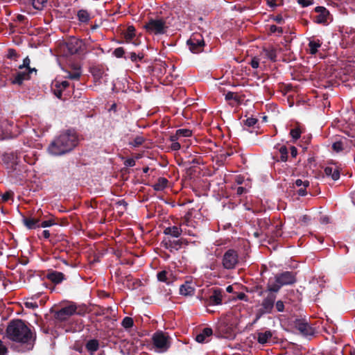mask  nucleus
I'll list each match as a JSON object with an SVG mask.
<instances>
[{"label":"nucleus","instance_id":"nucleus-29","mask_svg":"<svg viewBox=\"0 0 355 355\" xmlns=\"http://www.w3.org/2000/svg\"><path fill=\"white\" fill-rule=\"evenodd\" d=\"M85 348L91 354L96 352L99 348V342L96 339H92L87 342Z\"/></svg>","mask_w":355,"mask_h":355},{"label":"nucleus","instance_id":"nucleus-13","mask_svg":"<svg viewBox=\"0 0 355 355\" xmlns=\"http://www.w3.org/2000/svg\"><path fill=\"white\" fill-rule=\"evenodd\" d=\"M315 15L311 14V18L313 21L317 24H327L329 17V10L323 6H318L315 8Z\"/></svg>","mask_w":355,"mask_h":355},{"label":"nucleus","instance_id":"nucleus-5","mask_svg":"<svg viewBox=\"0 0 355 355\" xmlns=\"http://www.w3.org/2000/svg\"><path fill=\"white\" fill-rule=\"evenodd\" d=\"M144 28L149 34L158 35L166 33L168 26L166 20L162 17L150 18L144 25Z\"/></svg>","mask_w":355,"mask_h":355},{"label":"nucleus","instance_id":"nucleus-31","mask_svg":"<svg viewBox=\"0 0 355 355\" xmlns=\"http://www.w3.org/2000/svg\"><path fill=\"white\" fill-rule=\"evenodd\" d=\"M322 44L320 40H309L308 46L310 54L315 55L318 52V49L322 46Z\"/></svg>","mask_w":355,"mask_h":355},{"label":"nucleus","instance_id":"nucleus-61","mask_svg":"<svg viewBox=\"0 0 355 355\" xmlns=\"http://www.w3.org/2000/svg\"><path fill=\"white\" fill-rule=\"evenodd\" d=\"M311 218L310 216L308 215H303L300 218V220L304 224L307 225L308 223L310 221Z\"/></svg>","mask_w":355,"mask_h":355},{"label":"nucleus","instance_id":"nucleus-4","mask_svg":"<svg viewBox=\"0 0 355 355\" xmlns=\"http://www.w3.org/2000/svg\"><path fill=\"white\" fill-rule=\"evenodd\" d=\"M297 282L296 273L292 271H284L277 273L274 278H270L267 283L268 291L278 293L282 287L294 284Z\"/></svg>","mask_w":355,"mask_h":355},{"label":"nucleus","instance_id":"nucleus-63","mask_svg":"<svg viewBox=\"0 0 355 355\" xmlns=\"http://www.w3.org/2000/svg\"><path fill=\"white\" fill-rule=\"evenodd\" d=\"M273 20L275 21L277 24H283L284 20L282 16V15H277L272 17Z\"/></svg>","mask_w":355,"mask_h":355},{"label":"nucleus","instance_id":"nucleus-50","mask_svg":"<svg viewBox=\"0 0 355 355\" xmlns=\"http://www.w3.org/2000/svg\"><path fill=\"white\" fill-rule=\"evenodd\" d=\"M274 237H280L282 234V224L279 223L275 226V230L273 231Z\"/></svg>","mask_w":355,"mask_h":355},{"label":"nucleus","instance_id":"nucleus-46","mask_svg":"<svg viewBox=\"0 0 355 355\" xmlns=\"http://www.w3.org/2000/svg\"><path fill=\"white\" fill-rule=\"evenodd\" d=\"M332 149L336 153L341 152L343 150V143L341 141L334 142L332 144Z\"/></svg>","mask_w":355,"mask_h":355},{"label":"nucleus","instance_id":"nucleus-27","mask_svg":"<svg viewBox=\"0 0 355 355\" xmlns=\"http://www.w3.org/2000/svg\"><path fill=\"white\" fill-rule=\"evenodd\" d=\"M279 153L280 154V156L279 158H277V155L275 156L273 158L277 162H286L288 161V150L286 146H281L279 148Z\"/></svg>","mask_w":355,"mask_h":355},{"label":"nucleus","instance_id":"nucleus-32","mask_svg":"<svg viewBox=\"0 0 355 355\" xmlns=\"http://www.w3.org/2000/svg\"><path fill=\"white\" fill-rule=\"evenodd\" d=\"M77 17L81 23L87 24L90 20V15L87 10L81 9L78 11Z\"/></svg>","mask_w":355,"mask_h":355},{"label":"nucleus","instance_id":"nucleus-51","mask_svg":"<svg viewBox=\"0 0 355 355\" xmlns=\"http://www.w3.org/2000/svg\"><path fill=\"white\" fill-rule=\"evenodd\" d=\"M80 75V72L78 71L69 72L67 77L71 80H79Z\"/></svg>","mask_w":355,"mask_h":355},{"label":"nucleus","instance_id":"nucleus-10","mask_svg":"<svg viewBox=\"0 0 355 355\" xmlns=\"http://www.w3.org/2000/svg\"><path fill=\"white\" fill-rule=\"evenodd\" d=\"M2 161L5 164L6 168L10 171H15L19 169L20 161V156L16 152L6 153L2 156Z\"/></svg>","mask_w":355,"mask_h":355},{"label":"nucleus","instance_id":"nucleus-55","mask_svg":"<svg viewBox=\"0 0 355 355\" xmlns=\"http://www.w3.org/2000/svg\"><path fill=\"white\" fill-rule=\"evenodd\" d=\"M250 64L253 69H257L259 66V59L257 57H254L251 60Z\"/></svg>","mask_w":355,"mask_h":355},{"label":"nucleus","instance_id":"nucleus-21","mask_svg":"<svg viewBox=\"0 0 355 355\" xmlns=\"http://www.w3.org/2000/svg\"><path fill=\"white\" fill-rule=\"evenodd\" d=\"M46 278L55 284H59L66 279L65 275L58 271H51L48 272Z\"/></svg>","mask_w":355,"mask_h":355},{"label":"nucleus","instance_id":"nucleus-44","mask_svg":"<svg viewBox=\"0 0 355 355\" xmlns=\"http://www.w3.org/2000/svg\"><path fill=\"white\" fill-rule=\"evenodd\" d=\"M275 309L277 312H283V311H284V309H285L284 302L282 300H277V301L275 300Z\"/></svg>","mask_w":355,"mask_h":355},{"label":"nucleus","instance_id":"nucleus-52","mask_svg":"<svg viewBox=\"0 0 355 355\" xmlns=\"http://www.w3.org/2000/svg\"><path fill=\"white\" fill-rule=\"evenodd\" d=\"M31 60L29 59L28 56H26L23 60V64L19 66V69H22L24 68H26V69H27L28 68H29Z\"/></svg>","mask_w":355,"mask_h":355},{"label":"nucleus","instance_id":"nucleus-15","mask_svg":"<svg viewBox=\"0 0 355 355\" xmlns=\"http://www.w3.org/2000/svg\"><path fill=\"white\" fill-rule=\"evenodd\" d=\"M67 52L70 55L78 53L83 46V41L76 37L69 38L65 43Z\"/></svg>","mask_w":355,"mask_h":355},{"label":"nucleus","instance_id":"nucleus-40","mask_svg":"<svg viewBox=\"0 0 355 355\" xmlns=\"http://www.w3.org/2000/svg\"><path fill=\"white\" fill-rule=\"evenodd\" d=\"M270 221L268 218H262L258 220V225L260 227L261 230H266L270 226Z\"/></svg>","mask_w":355,"mask_h":355},{"label":"nucleus","instance_id":"nucleus-25","mask_svg":"<svg viewBox=\"0 0 355 355\" xmlns=\"http://www.w3.org/2000/svg\"><path fill=\"white\" fill-rule=\"evenodd\" d=\"M182 229L178 226H172L166 227L164 230V234L165 235H171L173 237L178 238L182 234Z\"/></svg>","mask_w":355,"mask_h":355},{"label":"nucleus","instance_id":"nucleus-56","mask_svg":"<svg viewBox=\"0 0 355 355\" xmlns=\"http://www.w3.org/2000/svg\"><path fill=\"white\" fill-rule=\"evenodd\" d=\"M24 305L28 309H35L38 307L37 302H26Z\"/></svg>","mask_w":355,"mask_h":355},{"label":"nucleus","instance_id":"nucleus-30","mask_svg":"<svg viewBox=\"0 0 355 355\" xmlns=\"http://www.w3.org/2000/svg\"><path fill=\"white\" fill-rule=\"evenodd\" d=\"M263 52L265 54L266 58L269 59L272 62H276L277 60V51L275 48H263Z\"/></svg>","mask_w":355,"mask_h":355},{"label":"nucleus","instance_id":"nucleus-6","mask_svg":"<svg viewBox=\"0 0 355 355\" xmlns=\"http://www.w3.org/2000/svg\"><path fill=\"white\" fill-rule=\"evenodd\" d=\"M152 341L156 351L160 353L166 352L171 347V337L162 331L154 333Z\"/></svg>","mask_w":355,"mask_h":355},{"label":"nucleus","instance_id":"nucleus-16","mask_svg":"<svg viewBox=\"0 0 355 355\" xmlns=\"http://www.w3.org/2000/svg\"><path fill=\"white\" fill-rule=\"evenodd\" d=\"M225 99L232 107L241 105L244 100V95H241L237 92H227L224 94Z\"/></svg>","mask_w":355,"mask_h":355},{"label":"nucleus","instance_id":"nucleus-54","mask_svg":"<svg viewBox=\"0 0 355 355\" xmlns=\"http://www.w3.org/2000/svg\"><path fill=\"white\" fill-rule=\"evenodd\" d=\"M17 57V51L14 49H9L8 51L7 58L8 59H15Z\"/></svg>","mask_w":355,"mask_h":355},{"label":"nucleus","instance_id":"nucleus-39","mask_svg":"<svg viewBox=\"0 0 355 355\" xmlns=\"http://www.w3.org/2000/svg\"><path fill=\"white\" fill-rule=\"evenodd\" d=\"M55 224V218L53 216L47 220H43L42 218V221H40V227H48Z\"/></svg>","mask_w":355,"mask_h":355},{"label":"nucleus","instance_id":"nucleus-58","mask_svg":"<svg viewBox=\"0 0 355 355\" xmlns=\"http://www.w3.org/2000/svg\"><path fill=\"white\" fill-rule=\"evenodd\" d=\"M297 3L303 8L307 7L313 3L311 0H297Z\"/></svg>","mask_w":355,"mask_h":355},{"label":"nucleus","instance_id":"nucleus-62","mask_svg":"<svg viewBox=\"0 0 355 355\" xmlns=\"http://www.w3.org/2000/svg\"><path fill=\"white\" fill-rule=\"evenodd\" d=\"M334 180H338L340 178V171L338 169H334L332 175H331Z\"/></svg>","mask_w":355,"mask_h":355},{"label":"nucleus","instance_id":"nucleus-28","mask_svg":"<svg viewBox=\"0 0 355 355\" xmlns=\"http://www.w3.org/2000/svg\"><path fill=\"white\" fill-rule=\"evenodd\" d=\"M192 131L189 129H178L176 130L175 135L171 136L172 141H176L179 137H189L191 136Z\"/></svg>","mask_w":355,"mask_h":355},{"label":"nucleus","instance_id":"nucleus-8","mask_svg":"<svg viewBox=\"0 0 355 355\" xmlns=\"http://www.w3.org/2000/svg\"><path fill=\"white\" fill-rule=\"evenodd\" d=\"M187 44L193 53H199L203 51L205 42L200 33H193L187 41Z\"/></svg>","mask_w":355,"mask_h":355},{"label":"nucleus","instance_id":"nucleus-24","mask_svg":"<svg viewBox=\"0 0 355 355\" xmlns=\"http://www.w3.org/2000/svg\"><path fill=\"white\" fill-rule=\"evenodd\" d=\"M355 42V33H345L343 35L341 44L344 48H347Z\"/></svg>","mask_w":355,"mask_h":355},{"label":"nucleus","instance_id":"nucleus-35","mask_svg":"<svg viewBox=\"0 0 355 355\" xmlns=\"http://www.w3.org/2000/svg\"><path fill=\"white\" fill-rule=\"evenodd\" d=\"M29 2L32 4L33 7L36 10H42L46 4L47 3V0H28Z\"/></svg>","mask_w":355,"mask_h":355},{"label":"nucleus","instance_id":"nucleus-20","mask_svg":"<svg viewBox=\"0 0 355 355\" xmlns=\"http://www.w3.org/2000/svg\"><path fill=\"white\" fill-rule=\"evenodd\" d=\"M31 79V76L28 75L26 70L24 71H17L13 75V78L11 79V83L13 85H21L24 80Z\"/></svg>","mask_w":355,"mask_h":355},{"label":"nucleus","instance_id":"nucleus-7","mask_svg":"<svg viewBox=\"0 0 355 355\" xmlns=\"http://www.w3.org/2000/svg\"><path fill=\"white\" fill-rule=\"evenodd\" d=\"M293 328L304 337H312L315 334V329L307 322L305 318H295L292 322Z\"/></svg>","mask_w":355,"mask_h":355},{"label":"nucleus","instance_id":"nucleus-2","mask_svg":"<svg viewBox=\"0 0 355 355\" xmlns=\"http://www.w3.org/2000/svg\"><path fill=\"white\" fill-rule=\"evenodd\" d=\"M78 143L79 137L76 131L69 129L54 138L48 147V151L53 155H62L71 151Z\"/></svg>","mask_w":355,"mask_h":355},{"label":"nucleus","instance_id":"nucleus-34","mask_svg":"<svg viewBox=\"0 0 355 355\" xmlns=\"http://www.w3.org/2000/svg\"><path fill=\"white\" fill-rule=\"evenodd\" d=\"M167 184H168V180L166 178H159L157 180V182L155 183L153 186V187L154 190H155V191H162L166 187Z\"/></svg>","mask_w":355,"mask_h":355},{"label":"nucleus","instance_id":"nucleus-19","mask_svg":"<svg viewBox=\"0 0 355 355\" xmlns=\"http://www.w3.org/2000/svg\"><path fill=\"white\" fill-rule=\"evenodd\" d=\"M214 334V331L210 327L203 328L196 336V340L199 343H207L209 338Z\"/></svg>","mask_w":355,"mask_h":355},{"label":"nucleus","instance_id":"nucleus-42","mask_svg":"<svg viewBox=\"0 0 355 355\" xmlns=\"http://www.w3.org/2000/svg\"><path fill=\"white\" fill-rule=\"evenodd\" d=\"M124 54H125V50L123 47H118V48L115 49L114 51H113V55L117 58H121L124 57L125 59H127V57L124 56Z\"/></svg>","mask_w":355,"mask_h":355},{"label":"nucleus","instance_id":"nucleus-53","mask_svg":"<svg viewBox=\"0 0 355 355\" xmlns=\"http://www.w3.org/2000/svg\"><path fill=\"white\" fill-rule=\"evenodd\" d=\"M295 184L297 187L303 186L305 188L309 187V184H310L309 181H308V180L302 181L301 179L296 180Z\"/></svg>","mask_w":355,"mask_h":355},{"label":"nucleus","instance_id":"nucleus-57","mask_svg":"<svg viewBox=\"0 0 355 355\" xmlns=\"http://www.w3.org/2000/svg\"><path fill=\"white\" fill-rule=\"evenodd\" d=\"M52 89H53V94H55V96L56 97H58V98H62V91L61 90V89L57 88L56 87H55V85H53Z\"/></svg>","mask_w":355,"mask_h":355},{"label":"nucleus","instance_id":"nucleus-48","mask_svg":"<svg viewBox=\"0 0 355 355\" xmlns=\"http://www.w3.org/2000/svg\"><path fill=\"white\" fill-rule=\"evenodd\" d=\"M258 122L257 119L253 117L248 118L245 121L244 124L248 127L254 126Z\"/></svg>","mask_w":355,"mask_h":355},{"label":"nucleus","instance_id":"nucleus-9","mask_svg":"<svg viewBox=\"0 0 355 355\" xmlns=\"http://www.w3.org/2000/svg\"><path fill=\"white\" fill-rule=\"evenodd\" d=\"M239 261V254L234 249H229L225 251L222 258L223 267L226 270L234 269Z\"/></svg>","mask_w":355,"mask_h":355},{"label":"nucleus","instance_id":"nucleus-59","mask_svg":"<svg viewBox=\"0 0 355 355\" xmlns=\"http://www.w3.org/2000/svg\"><path fill=\"white\" fill-rule=\"evenodd\" d=\"M136 162L133 158H128L124 162V164L126 166L132 167L135 165Z\"/></svg>","mask_w":355,"mask_h":355},{"label":"nucleus","instance_id":"nucleus-45","mask_svg":"<svg viewBox=\"0 0 355 355\" xmlns=\"http://www.w3.org/2000/svg\"><path fill=\"white\" fill-rule=\"evenodd\" d=\"M55 87L57 88L61 89V90L63 92L66 88H67L69 86V83L67 80H63L62 82L55 81Z\"/></svg>","mask_w":355,"mask_h":355},{"label":"nucleus","instance_id":"nucleus-38","mask_svg":"<svg viewBox=\"0 0 355 355\" xmlns=\"http://www.w3.org/2000/svg\"><path fill=\"white\" fill-rule=\"evenodd\" d=\"M121 325L125 329H130L133 327L134 320L132 318L126 316L123 319Z\"/></svg>","mask_w":355,"mask_h":355},{"label":"nucleus","instance_id":"nucleus-36","mask_svg":"<svg viewBox=\"0 0 355 355\" xmlns=\"http://www.w3.org/2000/svg\"><path fill=\"white\" fill-rule=\"evenodd\" d=\"M146 141L145 138L142 136H137L132 141H129L128 144L134 148H137L141 146Z\"/></svg>","mask_w":355,"mask_h":355},{"label":"nucleus","instance_id":"nucleus-3","mask_svg":"<svg viewBox=\"0 0 355 355\" xmlns=\"http://www.w3.org/2000/svg\"><path fill=\"white\" fill-rule=\"evenodd\" d=\"M259 295H263V297L260 303V308L256 311L255 318L252 324H255L263 315L273 314L275 312L277 293L268 291V288L266 287L265 291L260 292Z\"/></svg>","mask_w":355,"mask_h":355},{"label":"nucleus","instance_id":"nucleus-14","mask_svg":"<svg viewBox=\"0 0 355 355\" xmlns=\"http://www.w3.org/2000/svg\"><path fill=\"white\" fill-rule=\"evenodd\" d=\"M76 309L77 306L75 304H70L56 311L54 314V317L57 320L60 322L65 321L75 314Z\"/></svg>","mask_w":355,"mask_h":355},{"label":"nucleus","instance_id":"nucleus-17","mask_svg":"<svg viewBox=\"0 0 355 355\" xmlns=\"http://www.w3.org/2000/svg\"><path fill=\"white\" fill-rule=\"evenodd\" d=\"M223 291L219 288H214L211 295L208 299V305L215 306L222 304Z\"/></svg>","mask_w":355,"mask_h":355},{"label":"nucleus","instance_id":"nucleus-41","mask_svg":"<svg viewBox=\"0 0 355 355\" xmlns=\"http://www.w3.org/2000/svg\"><path fill=\"white\" fill-rule=\"evenodd\" d=\"M167 273L168 272L166 270H162L159 272L157 275V279L159 282L169 284V282L168 281Z\"/></svg>","mask_w":355,"mask_h":355},{"label":"nucleus","instance_id":"nucleus-49","mask_svg":"<svg viewBox=\"0 0 355 355\" xmlns=\"http://www.w3.org/2000/svg\"><path fill=\"white\" fill-rule=\"evenodd\" d=\"M270 33H278L279 34L283 33V29L282 27H278L275 25H270L269 28Z\"/></svg>","mask_w":355,"mask_h":355},{"label":"nucleus","instance_id":"nucleus-11","mask_svg":"<svg viewBox=\"0 0 355 355\" xmlns=\"http://www.w3.org/2000/svg\"><path fill=\"white\" fill-rule=\"evenodd\" d=\"M214 335L218 338H233L234 337V328L226 321H220L216 324Z\"/></svg>","mask_w":355,"mask_h":355},{"label":"nucleus","instance_id":"nucleus-12","mask_svg":"<svg viewBox=\"0 0 355 355\" xmlns=\"http://www.w3.org/2000/svg\"><path fill=\"white\" fill-rule=\"evenodd\" d=\"M42 211L39 209L35 214L29 217H23L22 221L24 225L28 230H34L40 227V221H42Z\"/></svg>","mask_w":355,"mask_h":355},{"label":"nucleus","instance_id":"nucleus-60","mask_svg":"<svg viewBox=\"0 0 355 355\" xmlns=\"http://www.w3.org/2000/svg\"><path fill=\"white\" fill-rule=\"evenodd\" d=\"M7 352V347L3 345V341L0 340V355H5Z\"/></svg>","mask_w":355,"mask_h":355},{"label":"nucleus","instance_id":"nucleus-18","mask_svg":"<svg viewBox=\"0 0 355 355\" xmlns=\"http://www.w3.org/2000/svg\"><path fill=\"white\" fill-rule=\"evenodd\" d=\"M182 245V241L181 240L171 241L170 239H165L161 242V246L168 250L171 252H173L175 250H178L181 248Z\"/></svg>","mask_w":355,"mask_h":355},{"label":"nucleus","instance_id":"nucleus-64","mask_svg":"<svg viewBox=\"0 0 355 355\" xmlns=\"http://www.w3.org/2000/svg\"><path fill=\"white\" fill-rule=\"evenodd\" d=\"M180 147L181 146L180 143L175 141H173L171 146V148L173 150H178L180 148Z\"/></svg>","mask_w":355,"mask_h":355},{"label":"nucleus","instance_id":"nucleus-1","mask_svg":"<svg viewBox=\"0 0 355 355\" xmlns=\"http://www.w3.org/2000/svg\"><path fill=\"white\" fill-rule=\"evenodd\" d=\"M6 335L12 341V349L20 353L32 350L37 337L34 327L21 319H14L8 322Z\"/></svg>","mask_w":355,"mask_h":355},{"label":"nucleus","instance_id":"nucleus-22","mask_svg":"<svg viewBox=\"0 0 355 355\" xmlns=\"http://www.w3.org/2000/svg\"><path fill=\"white\" fill-rule=\"evenodd\" d=\"M195 293V288L192 286L191 282H185L180 287V294L184 296H192Z\"/></svg>","mask_w":355,"mask_h":355},{"label":"nucleus","instance_id":"nucleus-23","mask_svg":"<svg viewBox=\"0 0 355 355\" xmlns=\"http://www.w3.org/2000/svg\"><path fill=\"white\" fill-rule=\"evenodd\" d=\"M167 64L165 62H159L153 67V71L157 76L161 77L166 72Z\"/></svg>","mask_w":355,"mask_h":355},{"label":"nucleus","instance_id":"nucleus-33","mask_svg":"<svg viewBox=\"0 0 355 355\" xmlns=\"http://www.w3.org/2000/svg\"><path fill=\"white\" fill-rule=\"evenodd\" d=\"M135 28L131 25L128 26L125 32L124 33V38L127 42H130L135 36Z\"/></svg>","mask_w":355,"mask_h":355},{"label":"nucleus","instance_id":"nucleus-37","mask_svg":"<svg viewBox=\"0 0 355 355\" xmlns=\"http://www.w3.org/2000/svg\"><path fill=\"white\" fill-rule=\"evenodd\" d=\"M128 58H130L132 62L137 63L143 60L144 55L143 53L137 54L135 52H131L129 53Z\"/></svg>","mask_w":355,"mask_h":355},{"label":"nucleus","instance_id":"nucleus-47","mask_svg":"<svg viewBox=\"0 0 355 355\" xmlns=\"http://www.w3.org/2000/svg\"><path fill=\"white\" fill-rule=\"evenodd\" d=\"M14 196V193L12 191H8L2 194L1 196V200L3 202H8L9 200L12 198Z\"/></svg>","mask_w":355,"mask_h":355},{"label":"nucleus","instance_id":"nucleus-26","mask_svg":"<svg viewBox=\"0 0 355 355\" xmlns=\"http://www.w3.org/2000/svg\"><path fill=\"white\" fill-rule=\"evenodd\" d=\"M272 336V331L267 330L265 332H258L257 340L259 343L263 345L268 343V340L270 339Z\"/></svg>","mask_w":355,"mask_h":355},{"label":"nucleus","instance_id":"nucleus-43","mask_svg":"<svg viewBox=\"0 0 355 355\" xmlns=\"http://www.w3.org/2000/svg\"><path fill=\"white\" fill-rule=\"evenodd\" d=\"M302 132L299 128H295L291 130L290 135L295 140L298 139L301 136Z\"/></svg>","mask_w":355,"mask_h":355}]
</instances>
